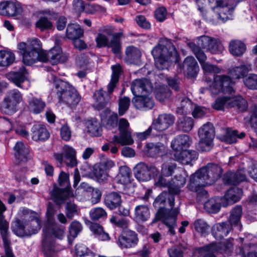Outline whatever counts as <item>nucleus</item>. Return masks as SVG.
I'll list each match as a JSON object with an SVG mask.
<instances>
[{
	"instance_id": "6e6552de",
	"label": "nucleus",
	"mask_w": 257,
	"mask_h": 257,
	"mask_svg": "<svg viewBox=\"0 0 257 257\" xmlns=\"http://www.w3.org/2000/svg\"><path fill=\"white\" fill-rule=\"evenodd\" d=\"M234 82L230 76L214 74L212 88L217 93H231L234 92L233 86Z\"/></svg>"
},
{
	"instance_id": "c85d7f7f",
	"label": "nucleus",
	"mask_w": 257,
	"mask_h": 257,
	"mask_svg": "<svg viewBox=\"0 0 257 257\" xmlns=\"http://www.w3.org/2000/svg\"><path fill=\"white\" fill-rule=\"evenodd\" d=\"M230 228L227 221L222 222L214 225L212 228L211 232L215 238L221 239L227 235Z\"/></svg>"
},
{
	"instance_id": "20e7f679",
	"label": "nucleus",
	"mask_w": 257,
	"mask_h": 257,
	"mask_svg": "<svg viewBox=\"0 0 257 257\" xmlns=\"http://www.w3.org/2000/svg\"><path fill=\"white\" fill-rule=\"evenodd\" d=\"M222 172V168L219 165L208 163L192 175H195L197 179H200L208 183V184L212 185L221 178Z\"/></svg>"
},
{
	"instance_id": "c9c22d12",
	"label": "nucleus",
	"mask_w": 257,
	"mask_h": 257,
	"mask_svg": "<svg viewBox=\"0 0 257 257\" xmlns=\"http://www.w3.org/2000/svg\"><path fill=\"white\" fill-rule=\"evenodd\" d=\"M84 35V30L77 23H69L66 30V36L70 40L80 38Z\"/></svg>"
},
{
	"instance_id": "cd10ccee",
	"label": "nucleus",
	"mask_w": 257,
	"mask_h": 257,
	"mask_svg": "<svg viewBox=\"0 0 257 257\" xmlns=\"http://www.w3.org/2000/svg\"><path fill=\"white\" fill-rule=\"evenodd\" d=\"M14 150L15 157L18 163L27 161V157L30 150L29 147H27L23 142H17L14 147Z\"/></svg>"
},
{
	"instance_id": "8fccbe9b",
	"label": "nucleus",
	"mask_w": 257,
	"mask_h": 257,
	"mask_svg": "<svg viewBox=\"0 0 257 257\" xmlns=\"http://www.w3.org/2000/svg\"><path fill=\"white\" fill-rule=\"evenodd\" d=\"M248 71L247 67L245 65H241L233 68L229 73L232 79H239L246 76Z\"/></svg>"
},
{
	"instance_id": "e2e57ef3",
	"label": "nucleus",
	"mask_w": 257,
	"mask_h": 257,
	"mask_svg": "<svg viewBox=\"0 0 257 257\" xmlns=\"http://www.w3.org/2000/svg\"><path fill=\"white\" fill-rule=\"evenodd\" d=\"M65 213L69 219H72L75 215L78 214L77 205L70 201L67 202L65 205Z\"/></svg>"
},
{
	"instance_id": "338daca9",
	"label": "nucleus",
	"mask_w": 257,
	"mask_h": 257,
	"mask_svg": "<svg viewBox=\"0 0 257 257\" xmlns=\"http://www.w3.org/2000/svg\"><path fill=\"white\" fill-rule=\"evenodd\" d=\"M244 83L249 89L257 90V75L249 74L244 80Z\"/></svg>"
},
{
	"instance_id": "1a4fd4ad",
	"label": "nucleus",
	"mask_w": 257,
	"mask_h": 257,
	"mask_svg": "<svg viewBox=\"0 0 257 257\" xmlns=\"http://www.w3.org/2000/svg\"><path fill=\"white\" fill-rule=\"evenodd\" d=\"M199 38L200 46L212 54H221L224 50V47L220 39L208 36H202Z\"/></svg>"
},
{
	"instance_id": "58836bf2",
	"label": "nucleus",
	"mask_w": 257,
	"mask_h": 257,
	"mask_svg": "<svg viewBox=\"0 0 257 257\" xmlns=\"http://www.w3.org/2000/svg\"><path fill=\"white\" fill-rule=\"evenodd\" d=\"M187 46L194 53L200 65L206 62L207 56L203 50L204 49L199 44V38L197 40L196 43L194 42H189L187 43Z\"/></svg>"
},
{
	"instance_id": "f257e3e1",
	"label": "nucleus",
	"mask_w": 257,
	"mask_h": 257,
	"mask_svg": "<svg viewBox=\"0 0 257 257\" xmlns=\"http://www.w3.org/2000/svg\"><path fill=\"white\" fill-rule=\"evenodd\" d=\"M165 44H158L151 51L156 67L159 70L168 69L170 62L180 64V56L171 39L165 38Z\"/></svg>"
},
{
	"instance_id": "a18cd8bd",
	"label": "nucleus",
	"mask_w": 257,
	"mask_h": 257,
	"mask_svg": "<svg viewBox=\"0 0 257 257\" xmlns=\"http://www.w3.org/2000/svg\"><path fill=\"white\" fill-rule=\"evenodd\" d=\"M87 132L92 137H100L102 135L101 127L96 118H92L88 121Z\"/></svg>"
},
{
	"instance_id": "aec40b11",
	"label": "nucleus",
	"mask_w": 257,
	"mask_h": 257,
	"mask_svg": "<svg viewBox=\"0 0 257 257\" xmlns=\"http://www.w3.org/2000/svg\"><path fill=\"white\" fill-rule=\"evenodd\" d=\"M132 102L134 106L138 109H150L155 105L153 99L146 93L134 96L132 99Z\"/></svg>"
},
{
	"instance_id": "a211bd4d",
	"label": "nucleus",
	"mask_w": 257,
	"mask_h": 257,
	"mask_svg": "<svg viewBox=\"0 0 257 257\" xmlns=\"http://www.w3.org/2000/svg\"><path fill=\"white\" fill-rule=\"evenodd\" d=\"M158 210L155 214V216L153 219L152 223H155L159 221H168L173 218H177L178 211L176 208L174 209H167L166 207L157 208Z\"/></svg>"
},
{
	"instance_id": "b1692460",
	"label": "nucleus",
	"mask_w": 257,
	"mask_h": 257,
	"mask_svg": "<svg viewBox=\"0 0 257 257\" xmlns=\"http://www.w3.org/2000/svg\"><path fill=\"white\" fill-rule=\"evenodd\" d=\"M191 142V140L188 135H179L172 141L171 147L175 153H179L188 149L190 146Z\"/></svg>"
},
{
	"instance_id": "bb28decb",
	"label": "nucleus",
	"mask_w": 257,
	"mask_h": 257,
	"mask_svg": "<svg viewBox=\"0 0 257 257\" xmlns=\"http://www.w3.org/2000/svg\"><path fill=\"white\" fill-rule=\"evenodd\" d=\"M148 83V79L145 78L134 80L131 85V91L134 96L145 93L148 94L149 91L147 87Z\"/></svg>"
},
{
	"instance_id": "4be33fe9",
	"label": "nucleus",
	"mask_w": 257,
	"mask_h": 257,
	"mask_svg": "<svg viewBox=\"0 0 257 257\" xmlns=\"http://www.w3.org/2000/svg\"><path fill=\"white\" fill-rule=\"evenodd\" d=\"M183 67L189 78H196L199 70L198 64L192 56L187 57L183 61Z\"/></svg>"
},
{
	"instance_id": "ea45409f",
	"label": "nucleus",
	"mask_w": 257,
	"mask_h": 257,
	"mask_svg": "<svg viewBox=\"0 0 257 257\" xmlns=\"http://www.w3.org/2000/svg\"><path fill=\"white\" fill-rule=\"evenodd\" d=\"M175 157L177 159L183 162L186 164H190L192 161L198 158V155L196 151L194 150H189L188 149L184 150L179 153H175Z\"/></svg>"
},
{
	"instance_id": "6ab92c4d",
	"label": "nucleus",
	"mask_w": 257,
	"mask_h": 257,
	"mask_svg": "<svg viewBox=\"0 0 257 257\" xmlns=\"http://www.w3.org/2000/svg\"><path fill=\"white\" fill-rule=\"evenodd\" d=\"M107 34L112 36L107 48H110L112 53L116 56H120L122 53L121 38L123 33L119 32L112 34L111 32H108Z\"/></svg>"
},
{
	"instance_id": "603ef678",
	"label": "nucleus",
	"mask_w": 257,
	"mask_h": 257,
	"mask_svg": "<svg viewBox=\"0 0 257 257\" xmlns=\"http://www.w3.org/2000/svg\"><path fill=\"white\" fill-rule=\"evenodd\" d=\"M26 213H29V216L28 219L25 221L26 222H35L36 223V226H35V228L34 232L37 234L40 230L42 227V222L41 219L40 215L35 211L30 210L29 212L28 210H26Z\"/></svg>"
},
{
	"instance_id": "ddd939ff",
	"label": "nucleus",
	"mask_w": 257,
	"mask_h": 257,
	"mask_svg": "<svg viewBox=\"0 0 257 257\" xmlns=\"http://www.w3.org/2000/svg\"><path fill=\"white\" fill-rule=\"evenodd\" d=\"M49 62L52 65L66 62L69 58V54L63 52L61 46H54L48 51Z\"/></svg>"
},
{
	"instance_id": "69168bd1",
	"label": "nucleus",
	"mask_w": 257,
	"mask_h": 257,
	"mask_svg": "<svg viewBox=\"0 0 257 257\" xmlns=\"http://www.w3.org/2000/svg\"><path fill=\"white\" fill-rule=\"evenodd\" d=\"M81 224L78 221H73L69 227V233L73 239L76 237L82 230Z\"/></svg>"
},
{
	"instance_id": "9d476101",
	"label": "nucleus",
	"mask_w": 257,
	"mask_h": 257,
	"mask_svg": "<svg viewBox=\"0 0 257 257\" xmlns=\"http://www.w3.org/2000/svg\"><path fill=\"white\" fill-rule=\"evenodd\" d=\"M121 249L135 247L139 242L138 234L128 228H123L118 237L116 241Z\"/></svg>"
},
{
	"instance_id": "774afa93",
	"label": "nucleus",
	"mask_w": 257,
	"mask_h": 257,
	"mask_svg": "<svg viewBox=\"0 0 257 257\" xmlns=\"http://www.w3.org/2000/svg\"><path fill=\"white\" fill-rule=\"evenodd\" d=\"M249 123L253 132L257 134V105L254 106L250 112Z\"/></svg>"
},
{
	"instance_id": "9b49d317",
	"label": "nucleus",
	"mask_w": 257,
	"mask_h": 257,
	"mask_svg": "<svg viewBox=\"0 0 257 257\" xmlns=\"http://www.w3.org/2000/svg\"><path fill=\"white\" fill-rule=\"evenodd\" d=\"M210 185L205 181L197 179L195 175H191L190 177L189 182L187 185L189 190L195 192L197 194V198L201 200L203 198H207L208 195V192L204 187Z\"/></svg>"
},
{
	"instance_id": "de8ad7c7",
	"label": "nucleus",
	"mask_w": 257,
	"mask_h": 257,
	"mask_svg": "<svg viewBox=\"0 0 257 257\" xmlns=\"http://www.w3.org/2000/svg\"><path fill=\"white\" fill-rule=\"evenodd\" d=\"M242 209L241 206L236 205L231 210L229 216V226H237L240 222V218L242 215Z\"/></svg>"
},
{
	"instance_id": "2eb2a0df",
	"label": "nucleus",
	"mask_w": 257,
	"mask_h": 257,
	"mask_svg": "<svg viewBox=\"0 0 257 257\" xmlns=\"http://www.w3.org/2000/svg\"><path fill=\"white\" fill-rule=\"evenodd\" d=\"M26 73L27 69L22 66L18 71H11L7 73L6 77L17 87L22 88V84L28 80Z\"/></svg>"
},
{
	"instance_id": "7ed1b4c3",
	"label": "nucleus",
	"mask_w": 257,
	"mask_h": 257,
	"mask_svg": "<svg viewBox=\"0 0 257 257\" xmlns=\"http://www.w3.org/2000/svg\"><path fill=\"white\" fill-rule=\"evenodd\" d=\"M17 48L22 55L23 62L30 66L37 62V55L38 51L41 50V43L39 39L35 38L29 44L23 42L19 43Z\"/></svg>"
},
{
	"instance_id": "7c9ffc66",
	"label": "nucleus",
	"mask_w": 257,
	"mask_h": 257,
	"mask_svg": "<svg viewBox=\"0 0 257 257\" xmlns=\"http://www.w3.org/2000/svg\"><path fill=\"white\" fill-rule=\"evenodd\" d=\"M245 137L244 132L238 134L236 130H232L227 127L226 129L225 134L222 137V141L228 144H232L237 143V139H243Z\"/></svg>"
},
{
	"instance_id": "f8f14e48",
	"label": "nucleus",
	"mask_w": 257,
	"mask_h": 257,
	"mask_svg": "<svg viewBox=\"0 0 257 257\" xmlns=\"http://www.w3.org/2000/svg\"><path fill=\"white\" fill-rule=\"evenodd\" d=\"M175 120V117L172 114H161L153 120L152 126L155 130L162 132L172 125L174 123Z\"/></svg>"
},
{
	"instance_id": "c03bdc74",
	"label": "nucleus",
	"mask_w": 257,
	"mask_h": 257,
	"mask_svg": "<svg viewBox=\"0 0 257 257\" xmlns=\"http://www.w3.org/2000/svg\"><path fill=\"white\" fill-rule=\"evenodd\" d=\"M76 151L72 147H68L64 151V163L67 166L74 167L77 164Z\"/></svg>"
},
{
	"instance_id": "dca6fc26",
	"label": "nucleus",
	"mask_w": 257,
	"mask_h": 257,
	"mask_svg": "<svg viewBox=\"0 0 257 257\" xmlns=\"http://www.w3.org/2000/svg\"><path fill=\"white\" fill-rule=\"evenodd\" d=\"M42 232L43 237L45 238H52L53 236L59 239H62L65 234L63 227L57 222L53 223L46 227V225L43 226Z\"/></svg>"
},
{
	"instance_id": "f704fd0d",
	"label": "nucleus",
	"mask_w": 257,
	"mask_h": 257,
	"mask_svg": "<svg viewBox=\"0 0 257 257\" xmlns=\"http://www.w3.org/2000/svg\"><path fill=\"white\" fill-rule=\"evenodd\" d=\"M222 202H225L223 199L220 202L218 198L212 197L205 202L203 207L207 213L216 214L219 212L221 206H223Z\"/></svg>"
},
{
	"instance_id": "5fc2aeb1",
	"label": "nucleus",
	"mask_w": 257,
	"mask_h": 257,
	"mask_svg": "<svg viewBox=\"0 0 257 257\" xmlns=\"http://www.w3.org/2000/svg\"><path fill=\"white\" fill-rule=\"evenodd\" d=\"M75 250L76 255L79 257H84L85 256L95 257L96 255L95 253L82 243L76 244L75 246Z\"/></svg>"
},
{
	"instance_id": "13d9d810",
	"label": "nucleus",
	"mask_w": 257,
	"mask_h": 257,
	"mask_svg": "<svg viewBox=\"0 0 257 257\" xmlns=\"http://www.w3.org/2000/svg\"><path fill=\"white\" fill-rule=\"evenodd\" d=\"M130 98L127 96H123L118 100V113L119 116L124 115L128 109L130 105Z\"/></svg>"
},
{
	"instance_id": "a878e982",
	"label": "nucleus",
	"mask_w": 257,
	"mask_h": 257,
	"mask_svg": "<svg viewBox=\"0 0 257 257\" xmlns=\"http://www.w3.org/2000/svg\"><path fill=\"white\" fill-rule=\"evenodd\" d=\"M125 60L126 62L139 65L141 64L142 55L140 50L134 46L126 47L125 51Z\"/></svg>"
},
{
	"instance_id": "4d7b16f0",
	"label": "nucleus",
	"mask_w": 257,
	"mask_h": 257,
	"mask_svg": "<svg viewBox=\"0 0 257 257\" xmlns=\"http://www.w3.org/2000/svg\"><path fill=\"white\" fill-rule=\"evenodd\" d=\"M194 229L201 235L205 234L208 232L209 226L203 219H197L193 223Z\"/></svg>"
},
{
	"instance_id": "864d4df0",
	"label": "nucleus",
	"mask_w": 257,
	"mask_h": 257,
	"mask_svg": "<svg viewBox=\"0 0 257 257\" xmlns=\"http://www.w3.org/2000/svg\"><path fill=\"white\" fill-rule=\"evenodd\" d=\"M257 251V243H247L243 244L240 247L239 254L242 257H248Z\"/></svg>"
},
{
	"instance_id": "3c124183",
	"label": "nucleus",
	"mask_w": 257,
	"mask_h": 257,
	"mask_svg": "<svg viewBox=\"0 0 257 257\" xmlns=\"http://www.w3.org/2000/svg\"><path fill=\"white\" fill-rule=\"evenodd\" d=\"M53 26L52 22L45 16H41L35 23L36 28L41 32L51 30Z\"/></svg>"
},
{
	"instance_id": "5701e85b",
	"label": "nucleus",
	"mask_w": 257,
	"mask_h": 257,
	"mask_svg": "<svg viewBox=\"0 0 257 257\" xmlns=\"http://www.w3.org/2000/svg\"><path fill=\"white\" fill-rule=\"evenodd\" d=\"M246 179L245 174L240 170L236 171H228L226 173L223 178L225 184L229 185L236 186L240 183L245 181Z\"/></svg>"
},
{
	"instance_id": "6e6d98bb",
	"label": "nucleus",
	"mask_w": 257,
	"mask_h": 257,
	"mask_svg": "<svg viewBox=\"0 0 257 257\" xmlns=\"http://www.w3.org/2000/svg\"><path fill=\"white\" fill-rule=\"evenodd\" d=\"M7 10L5 16H16L21 13L22 10L19 5L10 1H7Z\"/></svg>"
},
{
	"instance_id": "79ce46f5",
	"label": "nucleus",
	"mask_w": 257,
	"mask_h": 257,
	"mask_svg": "<svg viewBox=\"0 0 257 257\" xmlns=\"http://www.w3.org/2000/svg\"><path fill=\"white\" fill-rule=\"evenodd\" d=\"M134 215L137 222H145L150 217L149 208L145 205H137L135 208Z\"/></svg>"
},
{
	"instance_id": "49530a36",
	"label": "nucleus",
	"mask_w": 257,
	"mask_h": 257,
	"mask_svg": "<svg viewBox=\"0 0 257 257\" xmlns=\"http://www.w3.org/2000/svg\"><path fill=\"white\" fill-rule=\"evenodd\" d=\"M154 94L157 99L163 102L171 96L172 91L167 86L160 85L156 87Z\"/></svg>"
},
{
	"instance_id": "052dcab7",
	"label": "nucleus",
	"mask_w": 257,
	"mask_h": 257,
	"mask_svg": "<svg viewBox=\"0 0 257 257\" xmlns=\"http://www.w3.org/2000/svg\"><path fill=\"white\" fill-rule=\"evenodd\" d=\"M169 193L164 191L160 193L155 199L153 206L155 209L161 207H166L167 202V197Z\"/></svg>"
},
{
	"instance_id": "e433bc0d",
	"label": "nucleus",
	"mask_w": 257,
	"mask_h": 257,
	"mask_svg": "<svg viewBox=\"0 0 257 257\" xmlns=\"http://www.w3.org/2000/svg\"><path fill=\"white\" fill-rule=\"evenodd\" d=\"M227 105L230 108H235L240 112L246 111L248 106L247 100L240 95L233 97L227 102Z\"/></svg>"
},
{
	"instance_id": "4468645a",
	"label": "nucleus",
	"mask_w": 257,
	"mask_h": 257,
	"mask_svg": "<svg viewBox=\"0 0 257 257\" xmlns=\"http://www.w3.org/2000/svg\"><path fill=\"white\" fill-rule=\"evenodd\" d=\"M52 196L56 204L60 205L70 197L73 196V192L70 184H67L64 188H59L56 185L54 186Z\"/></svg>"
},
{
	"instance_id": "72a5a7b5",
	"label": "nucleus",
	"mask_w": 257,
	"mask_h": 257,
	"mask_svg": "<svg viewBox=\"0 0 257 257\" xmlns=\"http://www.w3.org/2000/svg\"><path fill=\"white\" fill-rule=\"evenodd\" d=\"M46 106V102L41 98L33 97L28 101V108L34 114L42 113Z\"/></svg>"
},
{
	"instance_id": "4c0bfd02",
	"label": "nucleus",
	"mask_w": 257,
	"mask_h": 257,
	"mask_svg": "<svg viewBox=\"0 0 257 257\" xmlns=\"http://www.w3.org/2000/svg\"><path fill=\"white\" fill-rule=\"evenodd\" d=\"M228 49L231 55L235 57H240L245 53L246 47L241 41L233 40L230 42Z\"/></svg>"
},
{
	"instance_id": "473e14b6",
	"label": "nucleus",
	"mask_w": 257,
	"mask_h": 257,
	"mask_svg": "<svg viewBox=\"0 0 257 257\" xmlns=\"http://www.w3.org/2000/svg\"><path fill=\"white\" fill-rule=\"evenodd\" d=\"M104 202L105 206L110 210L116 209L121 205V195L116 192H111L105 195Z\"/></svg>"
},
{
	"instance_id": "c756f323",
	"label": "nucleus",
	"mask_w": 257,
	"mask_h": 257,
	"mask_svg": "<svg viewBox=\"0 0 257 257\" xmlns=\"http://www.w3.org/2000/svg\"><path fill=\"white\" fill-rule=\"evenodd\" d=\"M42 251L45 257H54L57 252L55 240L53 238L43 237L42 242Z\"/></svg>"
},
{
	"instance_id": "f03ea898",
	"label": "nucleus",
	"mask_w": 257,
	"mask_h": 257,
	"mask_svg": "<svg viewBox=\"0 0 257 257\" xmlns=\"http://www.w3.org/2000/svg\"><path fill=\"white\" fill-rule=\"evenodd\" d=\"M56 94L60 104L70 107L76 106L80 101L81 96L79 92L68 82L59 80L55 83Z\"/></svg>"
},
{
	"instance_id": "09e8293b",
	"label": "nucleus",
	"mask_w": 257,
	"mask_h": 257,
	"mask_svg": "<svg viewBox=\"0 0 257 257\" xmlns=\"http://www.w3.org/2000/svg\"><path fill=\"white\" fill-rule=\"evenodd\" d=\"M15 60V55L14 53L6 50H0V66H9Z\"/></svg>"
},
{
	"instance_id": "0e129e2a",
	"label": "nucleus",
	"mask_w": 257,
	"mask_h": 257,
	"mask_svg": "<svg viewBox=\"0 0 257 257\" xmlns=\"http://www.w3.org/2000/svg\"><path fill=\"white\" fill-rule=\"evenodd\" d=\"M165 177V176L162 175L161 174L159 176V178L158 181L156 182L155 184L157 186L160 187H168L169 191L171 193H175L177 194V190L176 189L174 188H171L170 186L171 185V182L170 181H167Z\"/></svg>"
},
{
	"instance_id": "2f4dec72",
	"label": "nucleus",
	"mask_w": 257,
	"mask_h": 257,
	"mask_svg": "<svg viewBox=\"0 0 257 257\" xmlns=\"http://www.w3.org/2000/svg\"><path fill=\"white\" fill-rule=\"evenodd\" d=\"M163 145L161 143H147L145 145L143 152L148 157L157 158L162 152Z\"/></svg>"
},
{
	"instance_id": "680f3d73",
	"label": "nucleus",
	"mask_w": 257,
	"mask_h": 257,
	"mask_svg": "<svg viewBox=\"0 0 257 257\" xmlns=\"http://www.w3.org/2000/svg\"><path fill=\"white\" fill-rule=\"evenodd\" d=\"M119 174L121 178L120 181L123 183H128L131 181L132 172L129 167L126 166H121L119 167Z\"/></svg>"
},
{
	"instance_id": "37998d69",
	"label": "nucleus",
	"mask_w": 257,
	"mask_h": 257,
	"mask_svg": "<svg viewBox=\"0 0 257 257\" xmlns=\"http://www.w3.org/2000/svg\"><path fill=\"white\" fill-rule=\"evenodd\" d=\"M89 176L93 180L101 183L107 179L108 173L99 164H96L93 166L91 172L89 173Z\"/></svg>"
},
{
	"instance_id": "423d86ee",
	"label": "nucleus",
	"mask_w": 257,
	"mask_h": 257,
	"mask_svg": "<svg viewBox=\"0 0 257 257\" xmlns=\"http://www.w3.org/2000/svg\"><path fill=\"white\" fill-rule=\"evenodd\" d=\"M200 141L198 150L200 152H209L213 147L215 131L212 124L208 122L200 127L198 132Z\"/></svg>"
},
{
	"instance_id": "39448f33",
	"label": "nucleus",
	"mask_w": 257,
	"mask_h": 257,
	"mask_svg": "<svg viewBox=\"0 0 257 257\" xmlns=\"http://www.w3.org/2000/svg\"><path fill=\"white\" fill-rule=\"evenodd\" d=\"M23 100V96L20 91L14 89L9 91L1 105L2 112L8 115H13L19 109V105Z\"/></svg>"
},
{
	"instance_id": "412c9836",
	"label": "nucleus",
	"mask_w": 257,
	"mask_h": 257,
	"mask_svg": "<svg viewBox=\"0 0 257 257\" xmlns=\"http://www.w3.org/2000/svg\"><path fill=\"white\" fill-rule=\"evenodd\" d=\"M32 139L36 142H44L50 137V134L46 126L43 124H35L31 129Z\"/></svg>"
},
{
	"instance_id": "393cba45",
	"label": "nucleus",
	"mask_w": 257,
	"mask_h": 257,
	"mask_svg": "<svg viewBox=\"0 0 257 257\" xmlns=\"http://www.w3.org/2000/svg\"><path fill=\"white\" fill-rule=\"evenodd\" d=\"M26 224L25 221L16 218L11 223V228L13 233L20 237H29L32 235L36 234L34 232L30 233L28 229H26Z\"/></svg>"
},
{
	"instance_id": "0eeeda50",
	"label": "nucleus",
	"mask_w": 257,
	"mask_h": 257,
	"mask_svg": "<svg viewBox=\"0 0 257 257\" xmlns=\"http://www.w3.org/2000/svg\"><path fill=\"white\" fill-rule=\"evenodd\" d=\"M133 171L136 178L140 181H149L155 179L159 174V171L156 167L145 163L138 164Z\"/></svg>"
},
{
	"instance_id": "a19ab883",
	"label": "nucleus",
	"mask_w": 257,
	"mask_h": 257,
	"mask_svg": "<svg viewBox=\"0 0 257 257\" xmlns=\"http://www.w3.org/2000/svg\"><path fill=\"white\" fill-rule=\"evenodd\" d=\"M193 126V119L187 116H182L178 117L176 123V129L184 132H190Z\"/></svg>"
},
{
	"instance_id": "f3484780",
	"label": "nucleus",
	"mask_w": 257,
	"mask_h": 257,
	"mask_svg": "<svg viewBox=\"0 0 257 257\" xmlns=\"http://www.w3.org/2000/svg\"><path fill=\"white\" fill-rule=\"evenodd\" d=\"M243 195V190L241 188L236 187H231L228 189L223 197L222 202L223 207H227L239 201Z\"/></svg>"
},
{
	"instance_id": "bf43d9fd",
	"label": "nucleus",
	"mask_w": 257,
	"mask_h": 257,
	"mask_svg": "<svg viewBox=\"0 0 257 257\" xmlns=\"http://www.w3.org/2000/svg\"><path fill=\"white\" fill-rule=\"evenodd\" d=\"M56 212V211L54 206L52 204H49L47 206L46 213V219L44 223V226L46 225V227L53 223L56 222L54 218Z\"/></svg>"
}]
</instances>
